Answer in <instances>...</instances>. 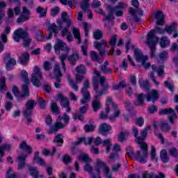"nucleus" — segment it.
<instances>
[{
  "mask_svg": "<svg viewBox=\"0 0 178 178\" xmlns=\"http://www.w3.org/2000/svg\"><path fill=\"white\" fill-rule=\"evenodd\" d=\"M88 88H90V81L88 80H86L83 82V87L81 89V93L83 95V98L81 100V104H87L91 99V95L88 91Z\"/></svg>",
  "mask_w": 178,
  "mask_h": 178,
  "instance_id": "9d476101",
  "label": "nucleus"
},
{
  "mask_svg": "<svg viewBox=\"0 0 178 178\" xmlns=\"http://www.w3.org/2000/svg\"><path fill=\"white\" fill-rule=\"evenodd\" d=\"M111 129H112V127H111V125L104 123L100 124L99 131L100 134H102V136H106V134H108V133L111 131Z\"/></svg>",
  "mask_w": 178,
  "mask_h": 178,
  "instance_id": "a878e982",
  "label": "nucleus"
},
{
  "mask_svg": "<svg viewBox=\"0 0 178 178\" xmlns=\"http://www.w3.org/2000/svg\"><path fill=\"white\" fill-rule=\"evenodd\" d=\"M160 127L163 131H169L170 130V125L166 122H161Z\"/></svg>",
  "mask_w": 178,
  "mask_h": 178,
  "instance_id": "052dcab7",
  "label": "nucleus"
},
{
  "mask_svg": "<svg viewBox=\"0 0 178 178\" xmlns=\"http://www.w3.org/2000/svg\"><path fill=\"white\" fill-rule=\"evenodd\" d=\"M70 120V118L66 113H64L63 116L59 115L57 118V122L54 123L49 130V134L56 133V131H58V130H60V129H65V127L69 124Z\"/></svg>",
  "mask_w": 178,
  "mask_h": 178,
  "instance_id": "20e7f679",
  "label": "nucleus"
},
{
  "mask_svg": "<svg viewBox=\"0 0 178 178\" xmlns=\"http://www.w3.org/2000/svg\"><path fill=\"white\" fill-rule=\"evenodd\" d=\"M111 111V109L108 106L106 107V111L102 112L99 115V119L104 120V119H108V115L109 114V112Z\"/></svg>",
  "mask_w": 178,
  "mask_h": 178,
  "instance_id": "49530a36",
  "label": "nucleus"
},
{
  "mask_svg": "<svg viewBox=\"0 0 178 178\" xmlns=\"http://www.w3.org/2000/svg\"><path fill=\"white\" fill-rule=\"evenodd\" d=\"M42 79V74L40 69L35 66L33 70V73L31 75V81L35 87H40L41 86V81Z\"/></svg>",
  "mask_w": 178,
  "mask_h": 178,
  "instance_id": "9b49d317",
  "label": "nucleus"
},
{
  "mask_svg": "<svg viewBox=\"0 0 178 178\" xmlns=\"http://www.w3.org/2000/svg\"><path fill=\"white\" fill-rule=\"evenodd\" d=\"M28 76H29V74L26 70H23L21 72V78L22 79V80H24L25 83L24 86H27L29 87V86L30 85V81H29Z\"/></svg>",
  "mask_w": 178,
  "mask_h": 178,
  "instance_id": "e433bc0d",
  "label": "nucleus"
},
{
  "mask_svg": "<svg viewBox=\"0 0 178 178\" xmlns=\"http://www.w3.org/2000/svg\"><path fill=\"white\" fill-rule=\"evenodd\" d=\"M131 49L134 51L137 62H141V65L143 66L144 69H149V67H151V63L147 62V60H148V56H144L143 53H141V50L136 49V46H132Z\"/></svg>",
  "mask_w": 178,
  "mask_h": 178,
  "instance_id": "6e6552de",
  "label": "nucleus"
},
{
  "mask_svg": "<svg viewBox=\"0 0 178 178\" xmlns=\"http://www.w3.org/2000/svg\"><path fill=\"white\" fill-rule=\"evenodd\" d=\"M154 19L157 20L156 24L158 26H163L165 24V15L163 12L159 10L154 15Z\"/></svg>",
  "mask_w": 178,
  "mask_h": 178,
  "instance_id": "4be33fe9",
  "label": "nucleus"
},
{
  "mask_svg": "<svg viewBox=\"0 0 178 178\" xmlns=\"http://www.w3.org/2000/svg\"><path fill=\"white\" fill-rule=\"evenodd\" d=\"M93 37L95 40H101L102 38V32L99 30L95 31Z\"/></svg>",
  "mask_w": 178,
  "mask_h": 178,
  "instance_id": "774afa93",
  "label": "nucleus"
},
{
  "mask_svg": "<svg viewBox=\"0 0 178 178\" xmlns=\"http://www.w3.org/2000/svg\"><path fill=\"white\" fill-rule=\"evenodd\" d=\"M108 65H109V62L105 61L104 65H101L99 67L101 72L104 74H109L110 73H112V70L108 67Z\"/></svg>",
  "mask_w": 178,
  "mask_h": 178,
  "instance_id": "c85d7f7f",
  "label": "nucleus"
},
{
  "mask_svg": "<svg viewBox=\"0 0 178 178\" xmlns=\"http://www.w3.org/2000/svg\"><path fill=\"white\" fill-rule=\"evenodd\" d=\"M154 31V30H151L147 38V44L150 48V55L152 58H155L156 56L155 51L156 50V48L155 46L158 44V41H159V38L155 36Z\"/></svg>",
  "mask_w": 178,
  "mask_h": 178,
  "instance_id": "0eeeda50",
  "label": "nucleus"
},
{
  "mask_svg": "<svg viewBox=\"0 0 178 178\" xmlns=\"http://www.w3.org/2000/svg\"><path fill=\"white\" fill-rule=\"evenodd\" d=\"M168 152H169L170 155H171V156H174L175 158H177L178 151H177V149H176V147H172V148L170 149Z\"/></svg>",
  "mask_w": 178,
  "mask_h": 178,
  "instance_id": "69168bd1",
  "label": "nucleus"
},
{
  "mask_svg": "<svg viewBox=\"0 0 178 178\" xmlns=\"http://www.w3.org/2000/svg\"><path fill=\"white\" fill-rule=\"evenodd\" d=\"M129 135L130 133L127 131H120L118 136V140L120 141V143H123V141H125L126 137L129 136Z\"/></svg>",
  "mask_w": 178,
  "mask_h": 178,
  "instance_id": "c9c22d12",
  "label": "nucleus"
},
{
  "mask_svg": "<svg viewBox=\"0 0 178 178\" xmlns=\"http://www.w3.org/2000/svg\"><path fill=\"white\" fill-rule=\"evenodd\" d=\"M80 58V56H79L78 54H73L68 56V62H70V65L72 66H74L76 65V63L79 59Z\"/></svg>",
  "mask_w": 178,
  "mask_h": 178,
  "instance_id": "c756f323",
  "label": "nucleus"
},
{
  "mask_svg": "<svg viewBox=\"0 0 178 178\" xmlns=\"http://www.w3.org/2000/svg\"><path fill=\"white\" fill-rule=\"evenodd\" d=\"M30 19V10L27 9V7L22 8V13L19 18L17 19V23H23V22H26V20H29Z\"/></svg>",
  "mask_w": 178,
  "mask_h": 178,
  "instance_id": "aec40b11",
  "label": "nucleus"
},
{
  "mask_svg": "<svg viewBox=\"0 0 178 178\" xmlns=\"http://www.w3.org/2000/svg\"><path fill=\"white\" fill-rule=\"evenodd\" d=\"M63 23H66L67 26L63 29ZM57 24L58 26L59 30H62L61 31V35L62 37H65L66 34H69V27L72 26V20L69 19L67 17V13L63 12L61 14V19H57Z\"/></svg>",
  "mask_w": 178,
  "mask_h": 178,
  "instance_id": "39448f33",
  "label": "nucleus"
},
{
  "mask_svg": "<svg viewBox=\"0 0 178 178\" xmlns=\"http://www.w3.org/2000/svg\"><path fill=\"white\" fill-rule=\"evenodd\" d=\"M165 174L160 172L159 175L154 172L148 173L147 171H144L142 173V178H165Z\"/></svg>",
  "mask_w": 178,
  "mask_h": 178,
  "instance_id": "5701e85b",
  "label": "nucleus"
},
{
  "mask_svg": "<svg viewBox=\"0 0 178 178\" xmlns=\"http://www.w3.org/2000/svg\"><path fill=\"white\" fill-rule=\"evenodd\" d=\"M51 109L53 113H59V107L56 102H52L51 104Z\"/></svg>",
  "mask_w": 178,
  "mask_h": 178,
  "instance_id": "680f3d73",
  "label": "nucleus"
},
{
  "mask_svg": "<svg viewBox=\"0 0 178 178\" xmlns=\"http://www.w3.org/2000/svg\"><path fill=\"white\" fill-rule=\"evenodd\" d=\"M63 161L65 165H69V163H72V158L69 154H65L63 156Z\"/></svg>",
  "mask_w": 178,
  "mask_h": 178,
  "instance_id": "e2e57ef3",
  "label": "nucleus"
},
{
  "mask_svg": "<svg viewBox=\"0 0 178 178\" xmlns=\"http://www.w3.org/2000/svg\"><path fill=\"white\" fill-rule=\"evenodd\" d=\"M56 152V147H53V151L51 152L47 149H44L42 150V154L45 156H48V155H55Z\"/></svg>",
  "mask_w": 178,
  "mask_h": 178,
  "instance_id": "13d9d810",
  "label": "nucleus"
},
{
  "mask_svg": "<svg viewBox=\"0 0 178 178\" xmlns=\"http://www.w3.org/2000/svg\"><path fill=\"white\" fill-rule=\"evenodd\" d=\"M102 92H95V99L92 102V106L94 112H97L101 109V103L99 102V99L102 97Z\"/></svg>",
  "mask_w": 178,
  "mask_h": 178,
  "instance_id": "f3484780",
  "label": "nucleus"
},
{
  "mask_svg": "<svg viewBox=\"0 0 178 178\" xmlns=\"http://www.w3.org/2000/svg\"><path fill=\"white\" fill-rule=\"evenodd\" d=\"M131 3L134 8L130 7L129 10V13L133 17L134 22L136 23H140L141 22V19L137 16L138 15L139 16H143L144 13L143 12V10L141 8H139L140 3L138 2V0H131Z\"/></svg>",
  "mask_w": 178,
  "mask_h": 178,
  "instance_id": "423d86ee",
  "label": "nucleus"
},
{
  "mask_svg": "<svg viewBox=\"0 0 178 178\" xmlns=\"http://www.w3.org/2000/svg\"><path fill=\"white\" fill-rule=\"evenodd\" d=\"M83 169L85 172H88V173H91V177H92V173H94L97 176V171L92 169V165L91 164L86 163V165L83 166Z\"/></svg>",
  "mask_w": 178,
  "mask_h": 178,
  "instance_id": "f704fd0d",
  "label": "nucleus"
},
{
  "mask_svg": "<svg viewBox=\"0 0 178 178\" xmlns=\"http://www.w3.org/2000/svg\"><path fill=\"white\" fill-rule=\"evenodd\" d=\"M137 101L134 102L136 106H144V94L140 93L136 96Z\"/></svg>",
  "mask_w": 178,
  "mask_h": 178,
  "instance_id": "7c9ffc66",
  "label": "nucleus"
},
{
  "mask_svg": "<svg viewBox=\"0 0 178 178\" xmlns=\"http://www.w3.org/2000/svg\"><path fill=\"white\" fill-rule=\"evenodd\" d=\"M18 60L21 65H27L30 60V54L27 52L22 53Z\"/></svg>",
  "mask_w": 178,
  "mask_h": 178,
  "instance_id": "393cba45",
  "label": "nucleus"
},
{
  "mask_svg": "<svg viewBox=\"0 0 178 178\" xmlns=\"http://www.w3.org/2000/svg\"><path fill=\"white\" fill-rule=\"evenodd\" d=\"M9 33H10V26H6L4 31L1 35V38L3 42L5 43L8 41V34H9Z\"/></svg>",
  "mask_w": 178,
  "mask_h": 178,
  "instance_id": "473e14b6",
  "label": "nucleus"
},
{
  "mask_svg": "<svg viewBox=\"0 0 178 178\" xmlns=\"http://www.w3.org/2000/svg\"><path fill=\"white\" fill-rule=\"evenodd\" d=\"M28 31L29 28L27 27H25L24 29L19 28L15 31L13 35V40H15L16 42H19L20 38L24 40L22 45L25 48H29V47H30V43L31 42V39L30 38V35Z\"/></svg>",
  "mask_w": 178,
  "mask_h": 178,
  "instance_id": "7ed1b4c3",
  "label": "nucleus"
},
{
  "mask_svg": "<svg viewBox=\"0 0 178 178\" xmlns=\"http://www.w3.org/2000/svg\"><path fill=\"white\" fill-rule=\"evenodd\" d=\"M159 115H169L168 119L171 124H175V120L177 119V114L172 108H165L159 112Z\"/></svg>",
  "mask_w": 178,
  "mask_h": 178,
  "instance_id": "f8f14e48",
  "label": "nucleus"
},
{
  "mask_svg": "<svg viewBox=\"0 0 178 178\" xmlns=\"http://www.w3.org/2000/svg\"><path fill=\"white\" fill-rule=\"evenodd\" d=\"M4 62L6 63V67L8 70H12L15 66H16V59L10 56V54L6 53L4 56Z\"/></svg>",
  "mask_w": 178,
  "mask_h": 178,
  "instance_id": "dca6fc26",
  "label": "nucleus"
},
{
  "mask_svg": "<svg viewBox=\"0 0 178 178\" xmlns=\"http://www.w3.org/2000/svg\"><path fill=\"white\" fill-rule=\"evenodd\" d=\"M148 130H151V126L146 127L140 131V136L136 138V143L139 144L140 149H142V154L140 151H137L136 153V159L140 163H147L148 145L144 141L147 138V136H148Z\"/></svg>",
  "mask_w": 178,
  "mask_h": 178,
  "instance_id": "f257e3e1",
  "label": "nucleus"
},
{
  "mask_svg": "<svg viewBox=\"0 0 178 178\" xmlns=\"http://www.w3.org/2000/svg\"><path fill=\"white\" fill-rule=\"evenodd\" d=\"M49 30H51V31H52L53 33H54V34H58V33H59V26H56V24H52L50 26H49Z\"/></svg>",
  "mask_w": 178,
  "mask_h": 178,
  "instance_id": "0e129e2a",
  "label": "nucleus"
},
{
  "mask_svg": "<svg viewBox=\"0 0 178 178\" xmlns=\"http://www.w3.org/2000/svg\"><path fill=\"white\" fill-rule=\"evenodd\" d=\"M76 70L78 73L84 74L86 73V66L83 65H80L79 66L76 67Z\"/></svg>",
  "mask_w": 178,
  "mask_h": 178,
  "instance_id": "338daca9",
  "label": "nucleus"
},
{
  "mask_svg": "<svg viewBox=\"0 0 178 178\" xmlns=\"http://www.w3.org/2000/svg\"><path fill=\"white\" fill-rule=\"evenodd\" d=\"M95 48L98 49L100 56H104L106 54V48H108V42L102 40L101 42H95Z\"/></svg>",
  "mask_w": 178,
  "mask_h": 178,
  "instance_id": "4468645a",
  "label": "nucleus"
},
{
  "mask_svg": "<svg viewBox=\"0 0 178 178\" xmlns=\"http://www.w3.org/2000/svg\"><path fill=\"white\" fill-rule=\"evenodd\" d=\"M90 58L92 60H94L95 62H97L98 63H102V60L99 58V56H98V54L95 52V51H90Z\"/></svg>",
  "mask_w": 178,
  "mask_h": 178,
  "instance_id": "58836bf2",
  "label": "nucleus"
},
{
  "mask_svg": "<svg viewBox=\"0 0 178 178\" xmlns=\"http://www.w3.org/2000/svg\"><path fill=\"white\" fill-rule=\"evenodd\" d=\"M72 33L74 35V38L78 40V44H80L81 41V39L80 38V31L77 28H73Z\"/></svg>",
  "mask_w": 178,
  "mask_h": 178,
  "instance_id": "3c124183",
  "label": "nucleus"
},
{
  "mask_svg": "<svg viewBox=\"0 0 178 178\" xmlns=\"http://www.w3.org/2000/svg\"><path fill=\"white\" fill-rule=\"evenodd\" d=\"M33 161H35L36 163H38V165H40L41 166H47V164L45 163V161H44V159H42L41 157L38 156H35L33 158Z\"/></svg>",
  "mask_w": 178,
  "mask_h": 178,
  "instance_id": "de8ad7c7",
  "label": "nucleus"
},
{
  "mask_svg": "<svg viewBox=\"0 0 178 178\" xmlns=\"http://www.w3.org/2000/svg\"><path fill=\"white\" fill-rule=\"evenodd\" d=\"M12 148V146L8 143H4L1 145H0V158H3V156H5V151H7L9 152ZM0 162H2L0 159Z\"/></svg>",
  "mask_w": 178,
  "mask_h": 178,
  "instance_id": "bb28decb",
  "label": "nucleus"
},
{
  "mask_svg": "<svg viewBox=\"0 0 178 178\" xmlns=\"http://www.w3.org/2000/svg\"><path fill=\"white\" fill-rule=\"evenodd\" d=\"M53 143H56L58 145V147H60L62 144L63 143V135L60 134H58L56 135Z\"/></svg>",
  "mask_w": 178,
  "mask_h": 178,
  "instance_id": "4c0bfd02",
  "label": "nucleus"
},
{
  "mask_svg": "<svg viewBox=\"0 0 178 178\" xmlns=\"http://www.w3.org/2000/svg\"><path fill=\"white\" fill-rule=\"evenodd\" d=\"M160 158L163 163H168V162H169V156H168V151H166V149L161 151Z\"/></svg>",
  "mask_w": 178,
  "mask_h": 178,
  "instance_id": "72a5a7b5",
  "label": "nucleus"
},
{
  "mask_svg": "<svg viewBox=\"0 0 178 178\" xmlns=\"http://www.w3.org/2000/svg\"><path fill=\"white\" fill-rule=\"evenodd\" d=\"M11 172H12V168H10L6 171V178H19V175H17V173L14 172L10 174Z\"/></svg>",
  "mask_w": 178,
  "mask_h": 178,
  "instance_id": "a18cd8bd",
  "label": "nucleus"
},
{
  "mask_svg": "<svg viewBox=\"0 0 178 178\" xmlns=\"http://www.w3.org/2000/svg\"><path fill=\"white\" fill-rule=\"evenodd\" d=\"M54 73L56 79H58V78L60 79L62 76V72H60V67H59V65L56 64L54 65Z\"/></svg>",
  "mask_w": 178,
  "mask_h": 178,
  "instance_id": "ea45409f",
  "label": "nucleus"
},
{
  "mask_svg": "<svg viewBox=\"0 0 178 178\" xmlns=\"http://www.w3.org/2000/svg\"><path fill=\"white\" fill-rule=\"evenodd\" d=\"M35 38L37 41H44V35L42 31H37L35 33Z\"/></svg>",
  "mask_w": 178,
  "mask_h": 178,
  "instance_id": "8fccbe9b",
  "label": "nucleus"
},
{
  "mask_svg": "<svg viewBox=\"0 0 178 178\" xmlns=\"http://www.w3.org/2000/svg\"><path fill=\"white\" fill-rule=\"evenodd\" d=\"M67 80L73 90H74V91H78L79 86H77V85L73 81V79H72V76H70V75H67Z\"/></svg>",
  "mask_w": 178,
  "mask_h": 178,
  "instance_id": "5fc2aeb1",
  "label": "nucleus"
},
{
  "mask_svg": "<svg viewBox=\"0 0 178 178\" xmlns=\"http://www.w3.org/2000/svg\"><path fill=\"white\" fill-rule=\"evenodd\" d=\"M26 109L23 111V115L25 118H30L33 115V109L36 106L37 102L33 99L28 100L26 103Z\"/></svg>",
  "mask_w": 178,
  "mask_h": 178,
  "instance_id": "ddd939ff",
  "label": "nucleus"
},
{
  "mask_svg": "<svg viewBox=\"0 0 178 178\" xmlns=\"http://www.w3.org/2000/svg\"><path fill=\"white\" fill-rule=\"evenodd\" d=\"M160 44L162 48H165V47H168V45H169V40H168V38L166 37L161 38Z\"/></svg>",
  "mask_w": 178,
  "mask_h": 178,
  "instance_id": "bf43d9fd",
  "label": "nucleus"
},
{
  "mask_svg": "<svg viewBox=\"0 0 178 178\" xmlns=\"http://www.w3.org/2000/svg\"><path fill=\"white\" fill-rule=\"evenodd\" d=\"M157 99H159V92H158V90H151L146 97V101L147 102H151L152 101L153 104H155Z\"/></svg>",
  "mask_w": 178,
  "mask_h": 178,
  "instance_id": "a211bd4d",
  "label": "nucleus"
},
{
  "mask_svg": "<svg viewBox=\"0 0 178 178\" xmlns=\"http://www.w3.org/2000/svg\"><path fill=\"white\" fill-rule=\"evenodd\" d=\"M92 141H94V138L91 137L88 138V142L86 140V138H78V141L74 143V147H77L81 143H84L85 145H87V144L90 145Z\"/></svg>",
  "mask_w": 178,
  "mask_h": 178,
  "instance_id": "cd10ccee",
  "label": "nucleus"
},
{
  "mask_svg": "<svg viewBox=\"0 0 178 178\" xmlns=\"http://www.w3.org/2000/svg\"><path fill=\"white\" fill-rule=\"evenodd\" d=\"M84 130L86 133H90L93 130H95V126L92 125V124H86L84 126Z\"/></svg>",
  "mask_w": 178,
  "mask_h": 178,
  "instance_id": "6e6d98bb",
  "label": "nucleus"
},
{
  "mask_svg": "<svg viewBox=\"0 0 178 178\" xmlns=\"http://www.w3.org/2000/svg\"><path fill=\"white\" fill-rule=\"evenodd\" d=\"M94 73L96 75V76H93L92 81H93V88L95 91V92H102V90H99V77H101V74H99V72L97 71V70H94Z\"/></svg>",
  "mask_w": 178,
  "mask_h": 178,
  "instance_id": "412c9836",
  "label": "nucleus"
},
{
  "mask_svg": "<svg viewBox=\"0 0 178 178\" xmlns=\"http://www.w3.org/2000/svg\"><path fill=\"white\" fill-rule=\"evenodd\" d=\"M12 91L18 99H26V97H30V90L27 85L22 86V93H20L19 88L17 86H13Z\"/></svg>",
  "mask_w": 178,
  "mask_h": 178,
  "instance_id": "1a4fd4ad",
  "label": "nucleus"
},
{
  "mask_svg": "<svg viewBox=\"0 0 178 178\" xmlns=\"http://www.w3.org/2000/svg\"><path fill=\"white\" fill-rule=\"evenodd\" d=\"M19 149H22V151H25V153H22L17 157V162H18L17 169L18 170H23L26 168V159H27V156L33 154V147L27 145L26 140H22L19 144Z\"/></svg>",
  "mask_w": 178,
  "mask_h": 178,
  "instance_id": "f03ea898",
  "label": "nucleus"
},
{
  "mask_svg": "<svg viewBox=\"0 0 178 178\" xmlns=\"http://www.w3.org/2000/svg\"><path fill=\"white\" fill-rule=\"evenodd\" d=\"M177 27L176 24H172L171 26H166L165 31L168 34H172L174 31H176Z\"/></svg>",
  "mask_w": 178,
  "mask_h": 178,
  "instance_id": "37998d69",
  "label": "nucleus"
},
{
  "mask_svg": "<svg viewBox=\"0 0 178 178\" xmlns=\"http://www.w3.org/2000/svg\"><path fill=\"white\" fill-rule=\"evenodd\" d=\"M38 103L41 109H45V106H47V102H45V99H44V98L40 97L38 99Z\"/></svg>",
  "mask_w": 178,
  "mask_h": 178,
  "instance_id": "4d7b16f0",
  "label": "nucleus"
},
{
  "mask_svg": "<svg viewBox=\"0 0 178 178\" xmlns=\"http://www.w3.org/2000/svg\"><path fill=\"white\" fill-rule=\"evenodd\" d=\"M105 81H106V79L105 76H99V84L102 86V89L99 90V91H102V94H104V91H106L108 90V88L109 87L108 84H105Z\"/></svg>",
  "mask_w": 178,
  "mask_h": 178,
  "instance_id": "2f4dec72",
  "label": "nucleus"
},
{
  "mask_svg": "<svg viewBox=\"0 0 178 178\" xmlns=\"http://www.w3.org/2000/svg\"><path fill=\"white\" fill-rule=\"evenodd\" d=\"M88 2H90V0H83L81 3V8L84 11L89 10L88 8H90V4L88 3Z\"/></svg>",
  "mask_w": 178,
  "mask_h": 178,
  "instance_id": "864d4df0",
  "label": "nucleus"
},
{
  "mask_svg": "<svg viewBox=\"0 0 178 178\" xmlns=\"http://www.w3.org/2000/svg\"><path fill=\"white\" fill-rule=\"evenodd\" d=\"M54 49L56 54H60V51H64V52L68 54L70 51V49H69L66 43L60 40H57V42L54 45Z\"/></svg>",
  "mask_w": 178,
  "mask_h": 178,
  "instance_id": "2eb2a0df",
  "label": "nucleus"
},
{
  "mask_svg": "<svg viewBox=\"0 0 178 178\" xmlns=\"http://www.w3.org/2000/svg\"><path fill=\"white\" fill-rule=\"evenodd\" d=\"M28 170L30 172V175L33 178H42L44 176L39 174L37 167L29 165L28 166Z\"/></svg>",
  "mask_w": 178,
  "mask_h": 178,
  "instance_id": "b1692460",
  "label": "nucleus"
},
{
  "mask_svg": "<svg viewBox=\"0 0 178 178\" xmlns=\"http://www.w3.org/2000/svg\"><path fill=\"white\" fill-rule=\"evenodd\" d=\"M58 98L60 100L61 106L63 108H67L66 112H70V106H69L70 102L69 101V99L66 97H63V95L61 93L58 95Z\"/></svg>",
  "mask_w": 178,
  "mask_h": 178,
  "instance_id": "6ab92c4d",
  "label": "nucleus"
},
{
  "mask_svg": "<svg viewBox=\"0 0 178 178\" xmlns=\"http://www.w3.org/2000/svg\"><path fill=\"white\" fill-rule=\"evenodd\" d=\"M68 58L69 56H67V54H62L61 56H60V60L64 70H66V64L65 63V60H66V59H67Z\"/></svg>",
  "mask_w": 178,
  "mask_h": 178,
  "instance_id": "09e8293b",
  "label": "nucleus"
},
{
  "mask_svg": "<svg viewBox=\"0 0 178 178\" xmlns=\"http://www.w3.org/2000/svg\"><path fill=\"white\" fill-rule=\"evenodd\" d=\"M102 144H104L106 148V152H111V147H112V143H111V139L104 140Z\"/></svg>",
  "mask_w": 178,
  "mask_h": 178,
  "instance_id": "603ef678",
  "label": "nucleus"
},
{
  "mask_svg": "<svg viewBox=\"0 0 178 178\" xmlns=\"http://www.w3.org/2000/svg\"><path fill=\"white\" fill-rule=\"evenodd\" d=\"M78 159L79 161H82L85 163H90V162H91V159H90L88 155L86 154H81V155L78 156Z\"/></svg>",
  "mask_w": 178,
  "mask_h": 178,
  "instance_id": "a19ab883",
  "label": "nucleus"
},
{
  "mask_svg": "<svg viewBox=\"0 0 178 178\" xmlns=\"http://www.w3.org/2000/svg\"><path fill=\"white\" fill-rule=\"evenodd\" d=\"M138 83H139L140 87L141 88H143V90H149V83H148V81L139 79Z\"/></svg>",
  "mask_w": 178,
  "mask_h": 178,
  "instance_id": "79ce46f5",
  "label": "nucleus"
},
{
  "mask_svg": "<svg viewBox=\"0 0 178 178\" xmlns=\"http://www.w3.org/2000/svg\"><path fill=\"white\" fill-rule=\"evenodd\" d=\"M113 8H111L110 10L108 11V15H105V18L104 20H108V22H113V20L115 19V17H113Z\"/></svg>",
  "mask_w": 178,
  "mask_h": 178,
  "instance_id": "c03bdc74",
  "label": "nucleus"
}]
</instances>
